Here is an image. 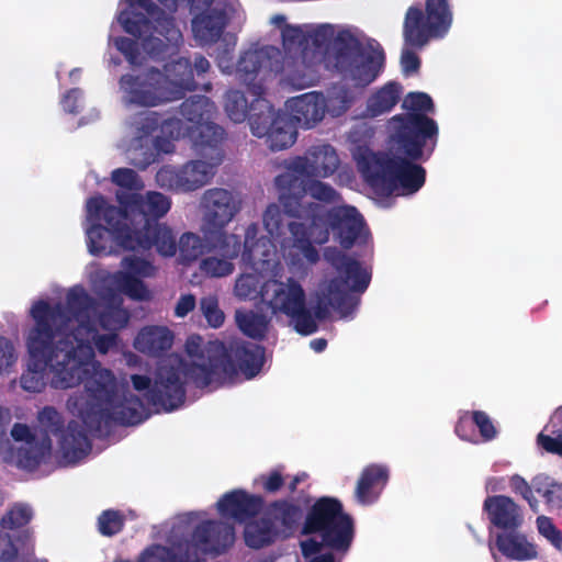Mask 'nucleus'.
I'll return each instance as SVG.
<instances>
[{"label": "nucleus", "instance_id": "nucleus-1", "mask_svg": "<svg viewBox=\"0 0 562 562\" xmlns=\"http://www.w3.org/2000/svg\"><path fill=\"white\" fill-rule=\"evenodd\" d=\"M120 206L111 205L104 196L88 199L89 216L101 217L110 224L125 250H150L165 257L177 252V239L172 229L159 223L171 207V201L157 191H148L146 195L138 192H116Z\"/></svg>", "mask_w": 562, "mask_h": 562}, {"label": "nucleus", "instance_id": "nucleus-2", "mask_svg": "<svg viewBox=\"0 0 562 562\" xmlns=\"http://www.w3.org/2000/svg\"><path fill=\"white\" fill-rule=\"evenodd\" d=\"M321 177L293 178L290 183H283L274 178V186L279 192L277 203H270L263 214L262 222L266 231L281 248L289 249L293 259H304L315 265L319 260V252L312 244L308 228L304 223L285 221L290 218H311L318 210L315 202L304 203L310 194L323 203H336L340 200L339 193L328 183L321 181Z\"/></svg>", "mask_w": 562, "mask_h": 562}, {"label": "nucleus", "instance_id": "nucleus-3", "mask_svg": "<svg viewBox=\"0 0 562 562\" xmlns=\"http://www.w3.org/2000/svg\"><path fill=\"white\" fill-rule=\"evenodd\" d=\"M76 334L78 337H82L87 345V348L78 351V356L86 367L87 406L82 411L86 425L94 431H101L102 426H109L111 423L121 426H134L143 423L148 417L143 400L128 390L119 393L115 376L110 370L103 369L88 379L90 372L88 359L92 356L91 342L100 353H106L116 345L115 331L101 335L98 333L94 322H86V324L77 326Z\"/></svg>", "mask_w": 562, "mask_h": 562}, {"label": "nucleus", "instance_id": "nucleus-4", "mask_svg": "<svg viewBox=\"0 0 562 562\" xmlns=\"http://www.w3.org/2000/svg\"><path fill=\"white\" fill-rule=\"evenodd\" d=\"M44 329L30 328L25 338L29 368L20 378L21 387L40 393L49 384L56 390L78 386L85 381L86 367L80 357L69 350L63 340H52Z\"/></svg>", "mask_w": 562, "mask_h": 562}, {"label": "nucleus", "instance_id": "nucleus-5", "mask_svg": "<svg viewBox=\"0 0 562 562\" xmlns=\"http://www.w3.org/2000/svg\"><path fill=\"white\" fill-rule=\"evenodd\" d=\"M303 536L318 535L321 540L307 538L300 542L301 553L308 562H340L333 552L321 553L324 548L346 554L355 539L353 518L344 510L342 503L331 496L317 498L307 510Z\"/></svg>", "mask_w": 562, "mask_h": 562}, {"label": "nucleus", "instance_id": "nucleus-6", "mask_svg": "<svg viewBox=\"0 0 562 562\" xmlns=\"http://www.w3.org/2000/svg\"><path fill=\"white\" fill-rule=\"evenodd\" d=\"M97 313V302L80 285L71 288L66 295V303L50 304L45 300L33 303L30 316L34 330L44 329L52 340H63L67 348L78 355L87 348L82 337L76 334L77 326L93 322L91 316Z\"/></svg>", "mask_w": 562, "mask_h": 562}, {"label": "nucleus", "instance_id": "nucleus-7", "mask_svg": "<svg viewBox=\"0 0 562 562\" xmlns=\"http://www.w3.org/2000/svg\"><path fill=\"white\" fill-rule=\"evenodd\" d=\"M207 363L191 362L188 374L199 389L215 387L232 382L241 372L247 379L256 376L265 362V347L249 341H209Z\"/></svg>", "mask_w": 562, "mask_h": 562}, {"label": "nucleus", "instance_id": "nucleus-8", "mask_svg": "<svg viewBox=\"0 0 562 562\" xmlns=\"http://www.w3.org/2000/svg\"><path fill=\"white\" fill-rule=\"evenodd\" d=\"M326 261L335 269L337 276L319 288L312 315L317 321L326 319L330 308L341 316L355 312L359 299L353 293H363L371 281V273L360 261L346 255L337 248H327L324 252Z\"/></svg>", "mask_w": 562, "mask_h": 562}, {"label": "nucleus", "instance_id": "nucleus-9", "mask_svg": "<svg viewBox=\"0 0 562 562\" xmlns=\"http://www.w3.org/2000/svg\"><path fill=\"white\" fill-rule=\"evenodd\" d=\"M402 108L406 113L394 115L390 120V143L405 155L418 159L425 149L435 151L439 126L428 116L434 113L435 104L425 92H409L403 100Z\"/></svg>", "mask_w": 562, "mask_h": 562}, {"label": "nucleus", "instance_id": "nucleus-10", "mask_svg": "<svg viewBox=\"0 0 562 562\" xmlns=\"http://www.w3.org/2000/svg\"><path fill=\"white\" fill-rule=\"evenodd\" d=\"M391 147L394 156L375 153L362 164L361 172L366 181L381 196L416 193L426 181L425 168L416 162L428 160L434 151L428 153L425 149L423 156L415 159L397 150L392 144Z\"/></svg>", "mask_w": 562, "mask_h": 562}, {"label": "nucleus", "instance_id": "nucleus-11", "mask_svg": "<svg viewBox=\"0 0 562 562\" xmlns=\"http://www.w3.org/2000/svg\"><path fill=\"white\" fill-rule=\"evenodd\" d=\"M191 362L177 359L175 362L161 363L155 373L154 382L147 375L132 374L131 382L134 390L145 392L148 404L172 412L179 408L186 401V383L191 382L188 368Z\"/></svg>", "mask_w": 562, "mask_h": 562}, {"label": "nucleus", "instance_id": "nucleus-12", "mask_svg": "<svg viewBox=\"0 0 562 562\" xmlns=\"http://www.w3.org/2000/svg\"><path fill=\"white\" fill-rule=\"evenodd\" d=\"M261 300L272 314L286 315L297 334L308 336L318 329L312 311L306 306L305 291L295 279L289 278L286 282L266 281L262 284Z\"/></svg>", "mask_w": 562, "mask_h": 562}, {"label": "nucleus", "instance_id": "nucleus-13", "mask_svg": "<svg viewBox=\"0 0 562 562\" xmlns=\"http://www.w3.org/2000/svg\"><path fill=\"white\" fill-rule=\"evenodd\" d=\"M281 65L284 81L301 90L313 85L318 55L310 49L307 31L301 26L284 24L281 29Z\"/></svg>", "mask_w": 562, "mask_h": 562}, {"label": "nucleus", "instance_id": "nucleus-14", "mask_svg": "<svg viewBox=\"0 0 562 562\" xmlns=\"http://www.w3.org/2000/svg\"><path fill=\"white\" fill-rule=\"evenodd\" d=\"M384 63V52L378 44L366 54L362 43L349 31L339 32L335 40V67L344 78L366 87L378 77Z\"/></svg>", "mask_w": 562, "mask_h": 562}, {"label": "nucleus", "instance_id": "nucleus-15", "mask_svg": "<svg viewBox=\"0 0 562 562\" xmlns=\"http://www.w3.org/2000/svg\"><path fill=\"white\" fill-rule=\"evenodd\" d=\"M259 231L258 223L249 224L243 243L239 235L229 234L225 228H202V234L209 250L217 251L229 260L240 255L244 262L255 265L257 261H268L272 246L269 237H259Z\"/></svg>", "mask_w": 562, "mask_h": 562}, {"label": "nucleus", "instance_id": "nucleus-16", "mask_svg": "<svg viewBox=\"0 0 562 562\" xmlns=\"http://www.w3.org/2000/svg\"><path fill=\"white\" fill-rule=\"evenodd\" d=\"M87 406V403L85 404ZM86 407H82L80 411L81 418L82 411ZM38 422L45 431L44 438H49V435H59V448L63 452L65 459L70 462H77L88 456L91 451L92 443L86 431V428L89 429L93 435L101 434L104 429L110 428L112 425H117L116 423H111L109 426H102L101 431H94L90 429L86 423L82 420L83 425H81L77 420H70L64 430V419L60 413L53 406H45L38 413Z\"/></svg>", "mask_w": 562, "mask_h": 562}, {"label": "nucleus", "instance_id": "nucleus-17", "mask_svg": "<svg viewBox=\"0 0 562 562\" xmlns=\"http://www.w3.org/2000/svg\"><path fill=\"white\" fill-rule=\"evenodd\" d=\"M281 50L272 45L245 50L236 65L237 79L247 87L252 97L266 93L268 77L282 74Z\"/></svg>", "mask_w": 562, "mask_h": 562}, {"label": "nucleus", "instance_id": "nucleus-18", "mask_svg": "<svg viewBox=\"0 0 562 562\" xmlns=\"http://www.w3.org/2000/svg\"><path fill=\"white\" fill-rule=\"evenodd\" d=\"M179 110L182 117L192 124L188 134L193 145L213 147L212 158L218 161L216 144L223 143L225 131L213 122L217 110L215 103L205 95H193L186 99Z\"/></svg>", "mask_w": 562, "mask_h": 562}, {"label": "nucleus", "instance_id": "nucleus-19", "mask_svg": "<svg viewBox=\"0 0 562 562\" xmlns=\"http://www.w3.org/2000/svg\"><path fill=\"white\" fill-rule=\"evenodd\" d=\"M196 154L203 158L187 162L180 169L162 168L157 173V180L165 186L183 192L194 191L207 183L213 175V169L221 165L224 153L222 144H216L218 161L212 158L213 147L209 145H193Z\"/></svg>", "mask_w": 562, "mask_h": 562}, {"label": "nucleus", "instance_id": "nucleus-20", "mask_svg": "<svg viewBox=\"0 0 562 562\" xmlns=\"http://www.w3.org/2000/svg\"><path fill=\"white\" fill-rule=\"evenodd\" d=\"M119 87L126 106L154 108L171 101L162 71L154 67L140 74L122 75Z\"/></svg>", "mask_w": 562, "mask_h": 562}, {"label": "nucleus", "instance_id": "nucleus-21", "mask_svg": "<svg viewBox=\"0 0 562 562\" xmlns=\"http://www.w3.org/2000/svg\"><path fill=\"white\" fill-rule=\"evenodd\" d=\"M338 167L339 158L335 148L329 144L316 145L308 148L304 155L284 160L283 171L276 178L283 183H290L293 178H328Z\"/></svg>", "mask_w": 562, "mask_h": 562}, {"label": "nucleus", "instance_id": "nucleus-22", "mask_svg": "<svg viewBox=\"0 0 562 562\" xmlns=\"http://www.w3.org/2000/svg\"><path fill=\"white\" fill-rule=\"evenodd\" d=\"M235 542V528L232 524L221 520H203L198 524L190 537V540L176 543L175 546H186L190 552L200 561L205 562L198 554L220 555L225 553Z\"/></svg>", "mask_w": 562, "mask_h": 562}, {"label": "nucleus", "instance_id": "nucleus-23", "mask_svg": "<svg viewBox=\"0 0 562 562\" xmlns=\"http://www.w3.org/2000/svg\"><path fill=\"white\" fill-rule=\"evenodd\" d=\"M240 200L223 188L207 189L202 196V228H225L240 211Z\"/></svg>", "mask_w": 562, "mask_h": 562}, {"label": "nucleus", "instance_id": "nucleus-24", "mask_svg": "<svg viewBox=\"0 0 562 562\" xmlns=\"http://www.w3.org/2000/svg\"><path fill=\"white\" fill-rule=\"evenodd\" d=\"M327 224L344 249H350L364 236V220L355 206H337L326 214Z\"/></svg>", "mask_w": 562, "mask_h": 562}, {"label": "nucleus", "instance_id": "nucleus-25", "mask_svg": "<svg viewBox=\"0 0 562 562\" xmlns=\"http://www.w3.org/2000/svg\"><path fill=\"white\" fill-rule=\"evenodd\" d=\"M262 512L277 527L283 539L294 536L299 528H302L307 515L302 503L293 497L274 499L265 505Z\"/></svg>", "mask_w": 562, "mask_h": 562}, {"label": "nucleus", "instance_id": "nucleus-26", "mask_svg": "<svg viewBox=\"0 0 562 562\" xmlns=\"http://www.w3.org/2000/svg\"><path fill=\"white\" fill-rule=\"evenodd\" d=\"M265 499L261 495L249 494L244 490L225 493L216 503L222 517H229L238 522L255 518L263 510Z\"/></svg>", "mask_w": 562, "mask_h": 562}, {"label": "nucleus", "instance_id": "nucleus-27", "mask_svg": "<svg viewBox=\"0 0 562 562\" xmlns=\"http://www.w3.org/2000/svg\"><path fill=\"white\" fill-rule=\"evenodd\" d=\"M483 512L497 529L519 530L524 524L521 507L509 496L492 495L483 502Z\"/></svg>", "mask_w": 562, "mask_h": 562}, {"label": "nucleus", "instance_id": "nucleus-28", "mask_svg": "<svg viewBox=\"0 0 562 562\" xmlns=\"http://www.w3.org/2000/svg\"><path fill=\"white\" fill-rule=\"evenodd\" d=\"M286 103L291 111V120L302 128H312L317 125L328 109L325 95L317 91L294 97Z\"/></svg>", "mask_w": 562, "mask_h": 562}, {"label": "nucleus", "instance_id": "nucleus-29", "mask_svg": "<svg viewBox=\"0 0 562 562\" xmlns=\"http://www.w3.org/2000/svg\"><path fill=\"white\" fill-rule=\"evenodd\" d=\"M390 479L385 464L371 463L363 468L355 488L356 501L364 506L374 504Z\"/></svg>", "mask_w": 562, "mask_h": 562}, {"label": "nucleus", "instance_id": "nucleus-30", "mask_svg": "<svg viewBox=\"0 0 562 562\" xmlns=\"http://www.w3.org/2000/svg\"><path fill=\"white\" fill-rule=\"evenodd\" d=\"M229 22L225 9L213 8L195 15L192 20V32L201 45L216 43Z\"/></svg>", "mask_w": 562, "mask_h": 562}, {"label": "nucleus", "instance_id": "nucleus-31", "mask_svg": "<svg viewBox=\"0 0 562 562\" xmlns=\"http://www.w3.org/2000/svg\"><path fill=\"white\" fill-rule=\"evenodd\" d=\"M166 87H168L170 99L180 100L188 91H193L198 88L194 80L192 61L186 57L167 64L165 66Z\"/></svg>", "mask_w": 562, "mask_h": 562}, {"label": "nucleus", "instance_id": "nucleus-32", "mask_svg": "<svg viewBox=\"0 0 562 562\" xmlns=\"http://www.w3.org/2000/svg\"><path fill=\"white\" fill-rule=\"evenodd\" d=\"M495 546L508 560L527 561L536 559L538 555L536 546L529 542L527 537L518 530L498 532L495 538Z\"/></svg>", "mask_w": 562, "mask_h": 562}, {"label": "nucleus", "instance_id": "nucleus-33", "mask_svg": "<svg viewBox=\"0 0 562 562\" xmlns=\"http://www.w3.org/2000/svg\"><path fill=\"white\" fill-rule=\"evenodd\" d=\"M173 334L162 326H148L137 334L134 347L148 356L159 357L172 347Z\"/></svg>", "mask_w": 562, "mask_h": 562}, {"label": "nucleus", "instance_id": "nucleus-34", "mask_svg": "<svg viewBox=\"0 0 562 562\" xmlns=\"http://www.w3.org/2000/svg\"><path fill=\"white\" fill-rule=\"evenodd\" d=\"M87 215L89 213L87 212ZM90 221H92V225L87 229V245L91 255L93 256H108L114 251L113 243L125 249L121 244L120 239L116 237L113 227L104 223L106 226L101 225L99 222L103 220L91 218L88 216Z\"/></svg>", "mask_w": 562, "mask_h": 562}, {"label": "nucleus", "instance_id": "nucleus-35", "mask_svg": "<svg viewBox=\"0 0 562 562\" xmlns=\"http://www.w3.org/2000/svg\"><path fill=\"white\" fill-rule=\"evenodd\" d=\"M279 115H283V112L276 111L263 95L254 97L250 103V114L247 119L252 135L259 138L265 137Z\"/></svg>", "mask_w": 562, "mask_h": 562}, {"label": "nucleus", "instance_id": "nucleus-36", "mask_svg": "<svg viewBox=\"0 0 562 562\" xmlns=\"http://www.w3.org/2000/svg\"><path fill=\"white\" fill-rule=\"evenodd\" d=\"M245 543L251 549H262L281 538V533L269 517L262 512L260 519L251 520L245 526Z\"/></svg>", "mask_w": 562, "mask_h": 562}, {"label": "nucleus", "instance_id": "nucleus-37", "mask_svg": "<svg viewBox=\"0 0 562 562\" xmlns=\"http://www.w3.org/2000/svg\"><path fill=\"white\" fill-rule=\"evenodd\" d=\"M404 38L406 44L415 47L424 46L430 33L437 32L428 26V19L425 18L424 12L418 7H409L403 27Z\"/></svg>", "mask_w": 562, "mask_h": 562}, {"label": "nucleus", "instance_id": "nucleus-38", "mask_svg": "<svg viewBox=\"0 0 562 562\" xmlns=\"http://www.w3.org/2000/svg\"><path fill=\"white\" fill-rule=\"evenodd\" d=\"M297 132L291 117L283 113L277 116L273 126L265 135L268 147L272 151L283 150L291 147L296 140Z\"/></svg>", "mask_w": 562, "mask_h": 562}, {"label": "nucleus", "instance_id": "nucleus-39", "mask_svg": "<svg viewBox=\"0 0 562 562\" xmlns=\"http://www.w3.org/2000/svg\"><path fill=\"white\" fill-rule=\"evenodd\" d=\"M52 449L50 438L32 441L16 451V465L20 469L34 471L49 456Z\"/></svg>", "mask_w": 562, "mask_h": 562}, {"label": "nucleus", "instance_id": "nucleus-40", "mask_svg": "<svg viewBox=\"0 0 562 562\" xmlns=\"http://www.w3.org/2000/svg\"><path fill=\"white\" fill-rule=\"evenodd\" d=\"M402 86L398 82H389L371 95L367 110L371 116H379L391 111L400 100Z\"/></svg>", "mask_w": 562, "mask_h": 562}, {"label": "nucleus", "instance_id": "nucleus-41", "mask_svg": "<svg viewBox=\"0 0 562 562\" xmlns=\"http://www.w3.org/2000/svg\"><path fill=\"white\" fill-rule=\"evenodd\" d=\"M235 321L238 328L248 337L261 340L266 337L269 319L265 314L254 311H236Z\"/></svg>", "mask_w": 562, "mask_h": 562}, {"label": "nucleus", "instance_id": "nucleus-42", "mask_svg": "<svg viewBox=\"0 0 562 562\" xmlns=\"http://www.w3.org/2000/svg\"><path fill=\"white\" fill-rule=\"evenodd\" d=\"M426 13L431 30L446 31L451 24L452 15L447 0H427Z\"/></svg>", "mask_w": 562, "mask_h": 562}, {"label": "nucleus", "instance_id": "nucleus-43", "mask_svg": "<svg viewBox=\"0 0 562 562\" xmlns=\"http://www.w3.org/2000/svg\"><path fill=\"white\" fill-rule=\"evenodd\" d=\"M224 108L228 117L235 123L246 121L250 114V103L239 90L232 89L226 92Z\"/></svg>", "mask_w": 562, "mask_h": 562}, {"label": "nucleus", "instance_id": "nucleus-44", "mask_svg": "<svg viewBox=\"0 0 562 562\" xmlns=\"http://www.w3.org/2000/svg\"><path fill=\"white\" fill-rule=\"evenodd\" d=\"M203 240L204 238L202 239L199 235L190 232L180 237L179 243H177V250H179L183 263L195 261L203 254Z\"/></svg>", "mask_w": 562, "mask_h": 562}, {"label": "nucleus", "instance_id": "nucleus-45", "mask_svg": "<svg viewBox=\"0 0 562 562\" xmlns=\"http://www.w3.org/2000/svg\"><path fill=\"white\" fill-rule=\"evenodd\" d=\"M130 319L126 310L121 306H108L98 314V324L104 330L116 331L124 328Z\"/></svg>", "mask_w": 562, "mask_h": 562}, {"label": "nucleus", "instance_id": "nucleus-46", "mask_svg": "<svg viewBox=\"0 0 562 562\" xmlns=\"http://www.w3.org/2000/svg\"><path fill=\"white\" fill-rule=\"evenodd\" d=\"M33 517L32 509L25 505L14 504L0 519L2 529L14 530L26 526Z\"/></svg>", "mask_w": 562, "mask_h": 562}, {"label": "nucleus", "instance_id": "nucleus-47", "mask_svg": "<svg viewBox=\"0 0 562 562\" xmlns=\"http://www.w3.org/2000/svg\"><path fill=\"white\" fill-rule=\"evenodd\" d=\"M261 292L262 284L260 285V279L255 273H243L235 281L234 294L239 300L256 299L261 296Z\"/></svg>", "mask_w": 562, "mask_h": 562}, {"label": "nucleus", "instance_id": "nucleus-48", "mask_svg": "<svg viewBox=\"0 0 562 562\" xmlns=\"http://www.w3.org/2000/svg\"><path fill=\"white\" fill-rule=\"evenodd\" d=\"M235 269L232 260L225 257L218 258L210 256L201 260L200 270L207 277L211 278H223L233 273Z\"/></svg>", "mask_w": 562, "mask_h": 562}, {"label": "nucleus", "instance_id": "nucleus-49", "mask_svg": "<svg viewBox=\"0 0 562 562\" xmlns=\"http://www.w3.org/2000/svg\"><path fill=\"white\" fill-rule=\"evenodd\" d=\"M117 283L121 290L131 299L134 300H148L150 294L145 283L132 273L121 272L117 278Z\"/></svg>", "mask_w": 562, "mask_h": 562}, {"label": "nucleus", "instance_id": "nucleus-50", "mask_svg": "<svg viewBox=\"0 0 562 562\" xmlns=\"http://www.w3.org/2000/svg\"><path fill=\"white\" fill-rule=\"evenodd\" d=\"M199 308L212 328H220L225 321V314L220 308L218 299L214 295L203 296L200 300Z\"/></svg>", "mask_w": 562, "mask_h": 562}, {"label": "nucleus", "instance_id": "nucleus-51", "mask_svg": "<svg viewBox=\"0 0 562 562\" xmlns=\"http://www.w3.org/2000/svg\"><path fill=\"white\" fill-rule=\"evenodd\" d=\"M124 516L114 509L103 510L98 517V530L102 536L112 537L123 530Z\"/></svg>", "mask_w": 562, "mask_h": 562}, {"label": "nucleus", "instance_id": "nucleus-52", "mask_svg": "<svg viewBox=\"0 0 562 562\" xmlns=\"http://www.w3.org/2000/svg\"><path fill=\"white\" fill-rule=\"evenodd\" d=\"M111 180L117 187L128 190V192H136L144 188V183L138 173L130 168H117L111 173Z\"/></svg>", "mask_w": 562, "mask_h": 562}, {"label": "nucleus", "instance_id": "nucleus-53", "mask_svg": "<svg viewBox=\"0 0 562 562\" xmlns=\"http://www.w3.org/2000/svg\"><path fill=\"white\" fill-rule=\"evenodd\" d=\"M122 263L126 269L124 273H132V276L137 278H150L156 273L155 266L150 261L143 258L135 256L125 257Z\"/></svg>", "mask_w": 562, "mask_h": 562}, {"label": "nucleus", "instance_id": "nucleus-54", "mask_svg": "<svg viewBox=\"0 0 562 562\" xmlns=\"http://www.w3.org/2000/svg\"><path fill=\"white\" fill-rule=\"evenodd\" d=\"M18 361V352L12 340L0 336V378L11 372Z\"/></svg>", "mask_w": 562, "mask_h": 562}, {"label": "nucleus", "instance_id": "nucleus-55", "mask_svg": "<svg viewBox=\"0 0 562 562\" xmlns=\"http://www.w3.org/2000/svg\"><path fill=\"white\" fill-rule=\"evenodd\" d=\"M308 47L315 49L318 55L317 65L322 61V49L333 37V29L330 25H321L312 32H307Z\"/></svg>", "mask_w": 562, "mask_h": 562}, {"label": "nucleus", "instance_id": "nucleus-56", "mask_svg": "<svg viewBox=\"0 0 562 562\" xmlns=\"http://www.w3.org/2000/svg\"><path fill=\"white\" fill-rule=\"evenodd\" d=\"M113 43L116 49L125 57V59L131 65L139 64L140 50L139 44L136 40L125 36H119L114 38Z\"/></svg>", "mask_w": 562, "mask_h": 562}, {"label": "nucleus", "instance_id": "nucleus-57", "mask_svg": "<svg viewBox=\"0 0 562 562\" xmlns=\"http://www.w3.org/2000/svg\"><path fill=\"white\" fill-rule=\"evenodd\" d=\"M471 415L473 424L479 429L480 436L484 441H491L496 438L497 429L484 411H472Z\"/></svg>", "mask_w": 562, "mask_h": 562}, {"label": "nucleus", "instance_id": "nucleus-58", "mask_svg": "<svg viewBox=\"0 0 562 562\" xmlns=\"http://www.w3.org/2000/svg\"><path fill=\"white\" fill-rule=\"evenodd\" d=\"M536 522L539 533L547 538L558 550H562V532L554 526L552 519L547 516H539Z\"/></svg>", "mask_w": 562, "mask_h": 562}, {"label": "nucleus", "instance_id": "nucleus-59", "mask_svg": "<svg viewBox=\"0 0 562 562\" xmlns=\"http://www.w3.org/2000/svg\"><path fill=\"white\" fill-rule=\"evenodd\" d=\"M282 467L271 470L268 473L259 476L262 490L267 494H277L285 484V480L282 472Z\"/></svg>", "mask_w": 562, "mask_h": 562}, {"label": "nucleus", "instance_id": "nucleus-60", "mask_svg": "<svg viewBox=\"0 0 562 562\" xmlns=\"http://www.w3.org/2000/svg\"><path fill=\"white\" fill-rule=\"evenodd\" d=\"M454 431L457 436L462 440L470 442L475 441V430L471 412H465L462 416L459 417L454 427Z\"/></svg>", "mask_w": 562, "mask_h": 562}, {"label": "nucleus", "instance_id": "nucleus-61", "mask_svg": "<svg viewBox=\"0 0 562 562\" xmlns=\"http://www.w3.org/2000/svg\"><path fill=\"white\" fill-rule=\"evenodd\" d=\"M537 443L546 452L562 457V432L559 431L557 436L546 435L540 432L537 436Z\"/></svg>", "mask_w": 562, "mask_h": 562}, {"label": "nucleus", "instance_id": "nucleus-62", "mask_svg": "<svg viewBox=\"0 0 562 562\" xmlns=\"http://www.w3.org/2000/svg\"><path fill=\"white\" fill-rule=\"evenodd\" d=\"M162 117L158 112L150 111L140 119L138 131L144 135H150L158 128L161 130Z\"/></svg>", "mask_w": 562, "mask_h": 562}, {"label": "nucleus", "instance_id": "nucleus-63", "mask_svg": "<svg viewBox=\"0 0 562 562\" xmlns=\"http://www.w3.org/2000/svg\"><path fill=\"white\" fill-rule=\"evenodd\" d=\"M547 481H548V477L542 479L540 476H537L532 481V486H533L535 491L538 494H541L548 503H552L553 494H554L555 490H561L562 485L557 484V483H549Z\"/></svg>", "mask_w": 562, "mask_h": 562}, {"label": "nucleus", "instance_id": "nucleus-64", "mask_svg": "<svg viewBox=\"0 0 562 562\" xmlns=\"http://www.w3.org/2000/svg\"><path fill=\"white\" fill-rule=\"evenodd\" d=\"M203 339L199 335H194L188 338L186 342V350L190 357H198L201 359H205L201 364L207 363V346L202 347Z\"/></svg>", "mask_w": 562, "mask_h": 562}]
</instances>
